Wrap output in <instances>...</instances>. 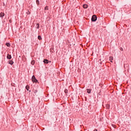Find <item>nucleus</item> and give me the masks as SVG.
<instances>
[{"instance_id":"nucleus-1","label":"nucleus","mask_w":131,"mask_h":131,"mask_svg":"<svg viewBox=\"0 0 131 131\" xmlns=\"http://www.w3.org/2000/svg\"><path fill=\"white\" fill-rule=\"evenodd\" d=\"M91 19L92 21L95 22V21L97 20V16L96 15H93Z\"/></svg>"},{"instance_id":"nucleus-2","label":"nucleus","mask_w":131,"mask_h":131,"mask_svg":"<svg viewBox=\"0 0 131 131\" xmlns=\"http://www.w3.org/2000/svg\"><path fill=\"white\" fill-rule=\"evenodd\" d=\"M32 81H33V82H37V80L36 79V78H35V76H32Z\"/></svg>"},{"instance_id":"nucleus-3","label":"nucleus","mask_w":131,"mask_h":131,"mask_svg":"<svg viewBox=\"0 0 131 131\" xmlns=\"http://www.w3.org/2000/svg\"><path fill=\"white\" fill-rule=\"evenodd\" d=\"M7 59H9V60H10V59H12V56H11V55L8 54Z\"/></svg>"},{"instance_id":"nucleus-4","label":"nucleus","mask_w":131,"mask_h":131,"mask_svg":"<svg viewBox=\"0 0 131 131\" xmlns=\"http://www.w3.org/2000/svg\"><path fill=\"white\" fill-rule=\"evenodd\" d=\"M83 8H84V9H88V5L86 4H84L83 5Z\"/></svg>"},{"instance_id":"nucleus-5","label":"nucleus","mask_w":131,"mask_h":131,"mask_svg":"<svg viewBox=\"0 0 131 131\" xmlns=\"http://www.w3.org/2000/svg\"><path fill=\"white\" fill-rule=\"evenodd\" d=\"M43 62H44V63H45L46 64H48V63H49V60L44 59Z\"/></svg>"},{"instance_id":"nucleus-6","label":"nucleus","mask_w":131,"mask_h":131,"mask_svg":"<svg viewBox=\"0 0 131 131\" xmlns=\"http://www.w3.org/2000/svg\"><path fill=\"white\" fill-rule=\"evenodd\" d=\"M8 63L9 64H10V65H13V64H14V62L12 60L8 61Z\"/></svg>"},{"instance_id":"nucleus-7","label":"nucleus","mask_w":131,"mask_h":131,"mask_svg":"<svg viewBox=\"0 0 131 131\" xmlns=\"http://www.w3.org/2000/svg\"><path fill=\"white\" fill-rule=\"evenodd\" d=\"M4 16H5V13L1 12L0 13V17H4Z\"/></svg>"},{"instance_id":"nucleus-8","label":"nucleus","mask_w":131,"mask_h":131,"mask_svg":"<svg viewBox=\"0 0 131 131\" xmlns=\"http://www.w3.org/2000/svg\"><path fill=\"white\" fill-rule=\"evenodd\" d=\"M110 61H111V62H112V60H113V57H112V56H110Z\"/></svg>"},{"instance_id":"nucleus-9","label":"nucleus","mask_w":131,"mask_h":131,"mask_svg":"<svg viewBox=\"0 0 131 131\" xmlns=\"http://www.w3.org/2000/svg\"><path fill=\"white\" fill-rule=\"evenodd\" d=\"M35 63V61H34V60H32L31 61V64L32 65H34Z\"/></svg>"},{"instance_id":"nucleus-10","label":"nucleus","mask_w":131,"mask_h":131,"mask_svg":"<svg viewBox=\"0 0 131 131\" xmlns=\"http://www.w3.org/2000/svg\"><path fill=\"white\" fill-rule=\"evenodd\" d=\"M91 89H87V93L88 94H91Z\"/></svg>"},{"instance_id":"nucleus-11","label":"nucleus","mask_w":131,"mask_h":131,"mask_svg":"<svg viewBox=\"0 0 131 131\" xmlns=\"http://www.w3.org/2000/svg\"><path fill=\"white\" fill-rule=\"evenodd\" d=\"M26 90H27V91H29V85H27L26 86Z\"/></svg>"},{"instance_id":"nucleus-12","label":"nucleus","mask_w":131,"mask_h":131,"mask_svg":"<svg viewBox=\"0 0 131 131\" xmlns=\"http://www.w3.org/2000/svg\"><path fill=\"white\" fill-rule=\"evenodd\" d=\"M6 46H7V47H10L11 46V44H10L9 43H6Z\"/></svg>"},{"instance_id":"nucleus-13","label":"nucleus","mask_w":131,"mask_h":131,"mask_svg":"<svg viewBox=\"0 0 131 131\" xmlns=\"http://www.w3.org/2000/svg\"><path fill=\"white\" fill-rule=\"evenodd\" d=\"M36 3L37 5H39V1L36 0Z\"/></svg>"},{"instance_id":"nucleus-14","label":"nucleus","mask_w":131,"mask_h":131,"mask_svg":"<svg viewBox=\"0 0 131 131\" xmlns=\"http://www.w3.org/2000/svg\"><path fill=\"white\" fill-rule=\"evenodd\" d=\"M38 39H39V40H40V39H41V36H38Z\"/></svg>"},{"instance_id":"nucleus-15","label":"nucleus","mask_w":131,"mask_h":131,"mask_svg":"<svg viewBox=\"0 0 131 131\" xmlns=\"http://www.w3.org/2000/svg\"><path fill=\"white\" fill-rule=\"evenodd\" d=\"M64 93H65L66 94H67V93H68V90L67 89H66V90H64Z\"/></svg>"},{"instance_id":"nucleus-16","label":"nucleus","mask_w":131,"mask_h":131,"mask_svg":"<svg viewBox=\"0 0 131 131\" xmlns=\"http://www.w3.org/2000/svg\"><path fill=\"white\" fill-rule=\"evenodd\" d=\"M37 29H39V24H37Z\"/></svg>"},{"instance_id":"nucleus-17","label":"nucleus","mask_w":131,"mask_h":131,"mask_svg":"<svg viewBox=\"0 0 131 131\" xmlns=\"http://www.w3.org/2000/svg\"><path fill=\"white\" fill-rule=\"evenodd\" d=\"M120 50L122 51H123V48H122V47H120Z\"/></svg>"},{"instance_id":"nucleus-18","label":"nucleus","mask_w":131,"mask_h":131,"mask_svg":"<svg viewBox=\"0 0 131 131\" xmlns=\"http://www.w3.org/2000/svg\"><path fill=\"white\" fill-rule=\"evenodd\" d=\"M107 109H109V107H110V106L109 105V104L107 105Z\"/></svg>"},{"instance_id":"nucleus-19","label":"nucleus","mask_w":131,"mask_h":131,"mask_svg":"<svg viewBox=\"0 0 131 131\" xmlns=\"http://www.w3.org/2000/svg\"><path fill=\"white\" fill-rule=\"evenodd\" d=\"M45 10H48V7H45Z\"/></svg>"},{"instance_id":"nucleus-20","label":"nucleus","mask_w":131,"mask_h":131,"mask_svg":"<svg viewBox=\"0 0 131 131\" xmlns=\"http://www.w3.org/2000/svg\"><path fill=\"white\" fill-rule=\"evenodd\" d=\"M94 131H98V130L95 129L94 130Z\"/></svg>"}]
</instances>
